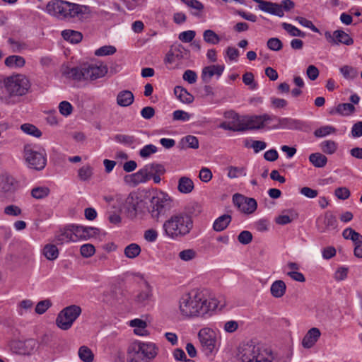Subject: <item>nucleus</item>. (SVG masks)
<instances>
[{
	"label": "nucleus",
	"instance_id": "nucleus-1",
	"mask_svg": "<svg viewBox=\"0 0 362 362\" xmlns=\"http://www.w3.org/2000/svg\"><path fill=\"white\" fill-rule=\"evenodd\" d=\"M206 291L194 289L182 296L179 301L180 313L185 317L204 316L209 311L218 308V302L215 298L208 299Z\"/></svg>",
	"mask_w": 362,
	"mask_h": 362
},
{
	"label": "nucleus",
	"instance_id": "nucleus-2",
	"mask_svg": "<svg viewBox=\"0 0 362 362\" xmlns=\"http://www.w3.org/2000/svg\"><path fill=\"white\" fill-rule=\"evenodd\" d=\"M200 206L193 203L188 206L185 210L172 214L163 224L164 235L174 240H180L188 235L193 228L194 223L191 216V209H198L199 213Z\"/></svg>",
	"mask_w": 362,
	"mask_h": 362
},
{
	"label": "nucleus",
	"instance_id": "nucleus-3",
	"mask_svg": "<svg viewBox=\"0 0 362 362\" xmlns=\"http://www.w3.org/2000/svg\"><path fill=\"white\" fill-rule=\"evenodd\" d=\"M46 11L60 20L80 19L88 12V7L64 0H51L47 4Z\"/></svg>",
	"mask_w": 362,
	"mask_h": 362
},
{
	"label": "nucleus",
	"instance_id": "nucleus-4",
	"mask_svg": "<svg viewBox=\"0 0 362 362\" xmlns=\"http://www.w3.org/2000/svg\"><path fill=\"white\" fill-rule=\"evenodd\" d=\"M238 358L241 362H272L274 356L271 350L264 348L261 344L254 340H250L240 345Z\"/></svg>",
	"mask_w": 362,
	"mask_h": 362
},
{
	"label": "nucleus",
	"instance_id": "nucleus-5",
	"mask_svg": "<svg viewBox=\"0 0 362 362\" xmlns=\"http://www.w3.org/2000/svg\"><path fill=\"white\" fill-rule=\"evenodd\" d=\"M107 68L103 64H85L80 66L66 68L63 74L73 80H96L104 76Z\"/></svg>",
	"mask_w": 362,
	"mask_h": 362
},
{
	"label": "nucleus",
	"instance_id": "nucleus-6",
	"mask_svg": "<svg viewBox=\"0 0 362 362\" xmlns=\"http://www.w3.org/2000/svg\"><path fill=\"white\" fill-rule=\"evenodd\" d=\"M24 157L30 168L42 170L47 164V153L45 149H37L36 146L26 144L24 146Z\"/></svg>",
	"mask_w": 362,
	"mask_h": 362
},
{
	"label": "nucleus",
	"instance_id": "nucleus-7",
	"mask_svg": "<svg viewBox=\"0 0 362 362\" xmlns=\"http://www.w3.org/2000/svg\"><path fill=\"white\" fill-rule=\"evenodd\" d=\"M173 207V200L165 192H156L151 199L149 212L152 218L158 219L160 215L165 214Z\"/></svg>",
	"mask_w": 362,
	"mask_h": 362
},
{
	"label": "nucleus",
	"instance_id": "nucleus-8",
	"mask_svg": "<svg viewBox=\"0 0 362 362\" xmlns=\"http://www.w3.org/2000/svg\"><path fill=\"white\" fill-rule=\"evenodd\" d=\"M6 90L8 95L12 96H22L25 95L30 84L28 79L23 75H16L7 77L4 80Z\"/></svg>",
	"mask_w": 362,
	"mask_h": 362
},
{
	"label": "nucleus",
	"instance_id": "nucleus-9",
	"mask_svg": "<svg viewBox=\"0 0 362 362\" xmlns=\"http://www.w3.org/2000/svg\"><path fill=\"white\" fill-rule=\"evenodd\" d=\"M81 313L82 309L78 305H71L65 307L57 316V326L62 330L69 329Z\"/></svg>",
	"mask_w": 362,
	"mask_h": 362
},
{
	"label": "nucleus",
	"instance_id": "nucleus-10",
	"mask_svg": "<svg viewBox=\"0 0 362 362\" xmlns=\"http://www.w3.org/2000/svg\"><path fill=\"white\" fill-rule=\"evenodd\" d=\"M273 121L276 123L272 126L274 129H288L306 132L309 128V125L305 121L295 119L292 117H279L272 115Z\"/></svg>",
	"mask_w": 362,
	"mask_h": 362
},
{
	"label": "nucleus",
	"instance_id": "nucleus-11",
	"mask_svg": "<svg viewBox=\"0 0 362 362\" xmlns=\"http://www.w3.org/2000/svg\"><path fill=\"white\" fill-rule=\"evenodd\" d=\"M198 338L205 354L206 356L211 354L216 343L215 332L208 327L201 329L198 333Z\"/></svg>",
	"mask_w": 362,
	"mask_h": 362
},
{
	"label": "nucleus",
	"instance_id": "nucleus-12",
	"mask_svg": "<svg viewBox=\"0 0 362 362\" xmlns=\"http://www.w3.org/2000/svg\"><path fill=\"white\" fill-rule=\"evenodd\" d=\"M233 203L240 211L245 214L254 213L257 207V201L254 198L247 197L238 193L233 196Z\"/></svg>",
	"mask_w": 362,
	"mask_h": 362
},
{
	"label": "nucleus",
	"instance_id": "nucleus-13",
	"mask_svg": "<svg viewBox=\"0 0 362 362\" xmlns=\"http://www.w3.org/2000/svg\"><path fill=\"white\" fill-rule=\"evenodd\" d=\"M11 351L20 355H29L35 349L36 341L33 339L13 340L10 342Z\"/></svg>",
	"mask_w": 362,
	"mask_h": 362
},
{
	"label": "nucleus",
	"instance_id": "nucleus-14",
	"mask_svg": "<svg viewBox=\"0 0 362 362\" xmlns=\"http://www.w3.org/2000/svg\"><path fill=\"white\" fill-rule=\"evenodd\" d=\"M326 40L332 46L344 44L351 45L354 43V40L349 35L342 30H337L333 33L326 31L325 33Z\"/></svg>",
	"mask_w": 362,
	"mask_h": 362
},
{
	"label": "nucleus",
	"instance_id": "nucleus-15",
	"mask_svg": "<svg viewBox=\"0 0 362 362\" xmlns=\"http://www.w3.org/2000/svg\"><path fill=\"white\" fill-rule=\"evenodd\" d=\"M134 351H141L146 362H149L158 354V349L155 344L151 342H143L140 341H134Z\"/></svg>",
	"mask_w": 362,
	"mask_h": 362
},
{
	"label": "nucleus",
	"instance_id": "nucleus-16",
	"mask_svg": "<svg viewBox=\"0 0 362 362\" xmlns=\"http://www.w3.org/2000/svg\"><path fill=\"white\" fill-rule=\"evenodd\" d=\"M273 118L272 115L269 114L245 117L246 127L243 128V132L262 129L264 127V124L272 122Z\"/></svg>",
	"mask_w": 362,
	"mask_h": 362
},
{
	"label": "nucleus",
	"instance_id": "nucleus-17",
	"mask_svg": "<svg viewBox=\"0 0 362 362\" xmlns=\"http://www.w3.org/2000/svg\"><path fill=\"white\" fill-rule=\"evenodd\" d=\"M190 51L184 47L182 45H175L171 46L170 50L166 54L164 62L165 64H173L175 60L187 59L189 57Z\"/></svg>",
	"mask_w": 362,
	"mask_h": 362
},
{
	"label": "nucleus",
	"instance_id": "nucleus-18",
	"mask_svg": "<svg viewBox=\"0 0 362 362\" xmlns=\"http://www.w3.org/2000/svg\"><path fill=\"white\" fill-rule=\"evenodd\" d=\"M337 227L336 217L329 211L326 212L324 216H319L316 220V228L320 233H325Z\"/></svg>",
	"mask_w": 362,
	"mask_h": 362
},
{
	"label": "nucleus",
	"instance_id": "nucleus-19",
	"mask_svg": "<svg viewBox=\"0 0 362 362\" xmlns=\"http://www.w3.org/2000/svg\"><path fill=\"white\" fill-rule=\"evenodd\" d=\"M152 174L150 173L148 165H146L143 168L138 170L136 173L126 175L124 181L127 183L132 184L133 186H136L140 183H145L151 179Z\"/></svg>",
	"mask_w": 362,
	"mask_h": 362
},
{
	"label": "nucleus",
	"instance_id": "nucleus-20",
	"mask_svg": "<svg viewBox=\"0 0 362 362\" xmlns=\"http://www.w3.org/2000/svg\"><path fill=\"white\" fill-rule=\"evenodd\" d=\"M254 2L258 4V8L261 11L268 13L272 15L283 17L284 13L283 8L279 4L273 3L264 0H252Z\"/></svg>",
	"mask_w": 362,
	"mask_h": 362
},
{
	"label": "nucleus",
	"instance_id": "nucleus-21",
	"mask_svg": "<svg viewBox=\"0 0 362 362\" xmlns=\"http://www.w3.org/2000/svg\"><path fill=\"white\" fill-rule=\"evenodd\" d=\"M75 238L78 240H88L99 233V229L90 226L71 224Z\"/></svg>",
	"mask_w": 362,
	"mask_h": 362
},
{
	"label": "nucleus",
	"instance_id": "nucleus-22",
	"mask_svg": "<svg viewBox=\"0 0 362 362\" xmlns=\"http://www.w3.org/2000/svg\"><path fill=\"white\" fill-rule=\"evenodd\" d=\"M76 241L77 238H75L71 224L66 226L63 229H61L54 238V242L57 245H63L64 243Z\"/></svg>",
	"mask_w": 362,
	"mask_h": 362
},
{
	"label": "nucleus",
	"instance_id": "nucleus-23",
	"mask_svg": "<svg viewBox=\"0 0 362 362\" xmlns=\"http://www.w3.org/2000/svg\"><path fill=\"white\" fill-rule=\"evenodd\" d=\"M225 69L224 65H210L203 68L202 71V78L205 83H209L214 76L219 78Z\"/></svg>",
	"mask_w": 362,
	"mask_h": 362
},
{
	"label": "nucleus",
	"instance_id": "nucleus-24",
	"mask_svg": "<svg viewBox=\"0 0 362 362\" xmlns=\"http://www.w3.org/2000/svg\"><path fill=\"white\" fill-rule=\"evenodd\" d=\"M320 335L321 333L318 328H311L308 330L303 339V346L305 349H310L313 347L319 339Z\"/></svg>",
	"mask_w": 362,
	"mask_h": 362
},
{
	"label": "nucleus",
	"instance_id": "nucleus-25",
	"mask_svg": "<svg viewBox=\"0 0 362 362\" xmlns=\"http://www.w3.org/2000/svg\"><path fill=\"white\" fill-rule=\"evenodd\" d=\"M14 178L7 174L0 175V194H3L13 189Z\"/></svg>",
	"mask_w": 362,
	"mask_h": 362
},
{
	"label": "nucleus",
	"instance_id": "nucleus-26",
	"mask_svg": "<svg viewBox=\"0 0 362 362\" xmlns=\"http://www.w3.org/2000/svg\"><path fill=\"white\" fill-rule=\"evenodd\" d=\"M134 95L129 90H122L117 96V103L121 107H127L134 102Z\"/></svg>",
	"mask_w": 362,
	"mask_h": 362
},
{
	"label": "nucleus",
	"instance_id": "nucleus-27",
	"mask_svg": "<svg viewBox=\"0 0 362 362\" xmlns=\"http://www.w3.org/2000/svg\"><path fill=\"white\" fill-rule=\"evenodd\" d=\"M194 185L188 177H181L178 180L177 189L182 194H189L193 191Z\"/></svg>",
	"mask_w": 362,
	"mask_h": 362
},
{
	"label": "nucleus",
	"instance_id": "nucleus-28",
	"mask_svg": "<svg viewBox=\"0 0 362 362\" xmlns=\"http://www.w3.org/2000/svg\"><path fill=\"white\" fill-rule=\"evenodd\" d=\"M232 221V217L228 214H223L218 217L214 222L213 229L216 232L225 230Z\"/></svg>",
	"mask_w": 362,
	"mask_h": 362
},
{
	"label": "nucleus",
	"instance_id": "nucleus-29",
	"mask_svg": "<svg viewBox=\"0 0 362 362\" xmlns=\"http://www.w3.org/2000/svg\"><path fill=\"white\" fill-rule=\"evenodd\" d=\"M286 286L284 281L276 280L274 281L270 287V292L273 297L281 298L286 293Z\"/></svg>",
	"mask_w": 362,
	"mask_h": 362
},
{
	"label": "nucleus",
	"instance_id": "nucleus-30",
	"mask_svg": "<svg viewBox=\"0 0 362 362\" xmlns=\"http://www.w3.org/2000/svg\"><path fill=\"white\" fill-rule=\"evenodd\" d=\"M138 202L132 196H129L125 202L124 209L127 216L130 218H134L137 214Z\"/></svg>",
	"mask_w": 362,
	"mask_h": 362
},
{
	"label": "nucleus",
	"instance_id": "nucleus-31",
	"mask_svg": "<svg viewBox=\"0 0 362 362\" xmlns=\"http://www.w3.org/2000/svg\"><path fill=\"white\" fill-rule=\"evenodd\" d=\"M174 93L183 103L190 104L194 100V96L182 86H176L174 89Z\"/></svg>",
	"mask_w": 362,
	"mask_h": 362
},
{
	"label": "nucleus",
	"instance_id": "nucleus-32",
	"mask_svg": "<svg viewBox=\"0 0 362 362\" xmlns=\"http://www.w3.org/2000/svg\"><path fill=\"white\" fill-rule=\"evenodd\" d=\"M152 293L150 286L146 284L145 288L139 292L135 298L137 303L144 306L147 305L151 299Z\"/></svg>",
	"mask_w": 362,
	"mask_h": 362
},
{
	"label": "nucleus",
	"instance_id": "nucleus-33",
	"mask_svg": "<svg viewBox=\"0 0 362 362\" xmlns=\"http://www.w3.org/2000/svg\"><path fill=\"white\" fill-rule=\"evenodd\" d=\"M114 140L116 142L134 148V144L136 143L138 139L132 135L116 134L114 136Z\"/></svg>",
	"mask_w": 362,
	"mask_h": 362
},
{
	"label": "nucleus",
	"instance_id": "nucleus-34",
	"mask_svg": "<svg viewBox=\"0 0 362 362\" xmlns=\"http://www.w3.org/2000/svg\"><path fill=\"white\" fill-rule=\"evenodd\" d=\"M63 38L71 43L76 44L81 41L83 35L80 32L73 30H64L62 32Z\"/></svg>",
	"mask_w": 362,
	"mask_h": 362
},
{
	"label": "nucleus",
	"instance_id": "nucleus-35",
	"mask_svg": "<svg viewBox=\"0 0 362 362\" xmlns=\"http://www.w3.org/2000/svg\"><path fill=\"white\" fill-rule=\"evenodd\" d=\"M4 63L8 67L20 68L25 65V60L21 56L11 55L6 58Z\"/></svg>",
	"mask_w": 362,
	"mask_h": 362
},
{
	"label": "nucleus",
	"instance_id": "nucleus-36",
	"mask_svg": "<svg viewBox=\"0 0 362 362\" xmlns=\"http://www.w3.org/2000/svg\"><path fill=\"white\" fill-rule=\"evenodd\" d=\"M309 160L315 168H323L327 163V158L320 153H313L310 155Z\"/></svg>",
	"mask_w": 362,
	"mask_h": 362
},
{
	"label": "nucleus",
	"instance_id": "nucleus-37",
	"mask_svg": "<svg viewBox=\"0 0 362 362\" xmlns=\"http://www.w3.org/2000/svg\"><path fill=\"white\" fill-rule=\"evenodd\" d=\"M180 145L181 146L182 148H191L197 149L199 148V141L196 136L192 135H188L183 137L180 140Z\"/></svg>",
	"mask_w": 362,
	"mask_h": 362
},
{
	"label": "nucleus",
	"instance_id": "nucleus-38",
	"mask_svg": "<svg viewBox=\"0 0 362 362\" xmlns=\"http://www.w3.org/2000/svg\"><path fill=\"white\" fill-rule=\"evenodd\" d=\"M134 342H132L128 348L127 351V362H146L144 357L142 356L141 351H134Z\"/></svg>",
	"mask_w": 362,
	"mask_h": 362
},
{
	"label": "nucleus",
	"instance_id": "nucleus-39",
	"mask_svg": "<svg viewBox=\"0 0 362 362\" xmlns=\"http://www.w3.org/2000/svg\"><path fill=\"white\" fill-rule=\"evenodd\" d=\"M21 129L26 134L40 138L42 136V132L34 124L25 123L21 126Z\"/></svg>",
	"mask_w": 362,
	"mask_h": 362
},
{
	"label": "nucleus",
	"instance_id": "nucleus-40",
	"mask_svg": "<svg viewBox=\"0 0 362 362\" xmlns=\"http://www.w3.org/2000/svg\"><path fill=\"white\" fill-rule=\"evenodd\" d=\"M141 247L136 243L128 245L124 250V253L127 258L134 259L141 253Z\"/></svg>",
	"mask_w": 362,
	"mask_h": 362
},
{
	"label": "nucleus",
	"instance_id": "nucleus-41",
	"mask_svg": "<svg viewBox=\"0 0 362 362\" xmlns=\"http://www.w3.org/2000/svg\"><path fill=\"white\" fill-rule=\"evenodd\" d=\"M203 39L205 42L210 45H217L221 41V37L214 30L210 29L204 31Z\"/></svg>",
	"mask_w": 362,
	"mask_h": 362
},
{
	"label": "nucleus",
	"instance_id": "nucleus-42",
	"mask_svg": "<svg viewBox=\"0 0 362 362\" xmlns=\"http://www.w3.org/2000/svg\"><path fill=\"white\" fill-rule=\"evenodd\" d=\"M356 108L353 104L351 103H340L335 110V112L342 116H349L354 113Z\"/></svg>",
	"mask_w": 362,
	"mask_h": 362
},
{
	"label": "nucleus",
	"instance_id": "nucleus-43",
	"mask_svg": "<svg viewBox=\"0 0 362 362\" xmlns=\"http://www.w3.org/2000/svg\"><path fill=\"white\" fill-rule=\"evenodd\" d=\"M43 254L49 260H54L59 256V250L55 245L47 244L44 247Z\"/></svg>",
	"mask_w": 362,
	"mask_h": 362
},
{
	"label": "nucleus",
	"instance_id": "nucleus-44",
	"mask_svg": "<svg viewBox=\"0 0 362 362\" xmlns=\"http://www.w3.org/2000/svg\"><path fill=\"white\" fill-rule=\"evenodd\" d=\"M80 359L83 362H92L94 359V354L88 347L82 346L78 352Z\"/></svg>",
	"mask_w": 362,
	"mask_h": 362
},
{
	"label": "nucleus",
	"instance_id": "nucleus-45",
	"mask_svg": "<svg viewBox=\"0 0 362 362\" xmlns=\"http://www.w3.org/2000/svg\"><path fill=\"white\" fill-rule=\"evenodd\" d=\"M281 26L291 36L305 37L306 35L305 33L301 31L292 24L283 23Z\"/></svg>",
	"mask_w": 362,
	"mask_h": 362
},
{
	"label": "nucleus",
	"instance_id": "nucleus-46",
	"mask_svg": "<svg viewBox=\"0 0 362 362\" xmlns=\"http://www.w3.org/2000/svg\"><path fill=\"white\" fill-rule=\"evenodd\" d=\"M339 71L346 79H354L358 76L357 69L348 65L341 66Z\"/></svg>",
	"mask_w": 362,
	"mask_h": 362
},
{
	"label": "nucleus",
	"instance_id": "nucleus-47",
	"mask_svg": "<svg viewBox=\"0 0 362 362\" xmlns=\"http://www.w3.org/2000/svg\"><path fill=\"white\" fill-rule=\"evenodd\" d=\"M50 190L47 187H37L31 190V195L37 199H43L49 195Z\"/></svg>",
	"mask_w": 362,
	"mask_h": 362
},
{
	"label": "nucleus",
	"instance_id": "nucleus-48",
	"mask_svg": "<svg viewBox=\"0 0 362 362\" xmlns=\"http://www.w3.org/2000/svg\"><path fill=\"white\" fill-rule=\"evenodd\" d=\"M342 236L346 240H351L353 243L358 241L362 238V235L356 232L351 228H347L342 232Z\"/></svg>",
	"mask_w": 362,
	"mask_h": 362
},
{
	"label": "nucleus",
	"instance_id": "nucleus-49",
	"mask_svg": "<svg viewBox=\"0 0 362 362\" xmlns=\"http://www.w3.org/2000/svg\"><path fill=\"white\" fill-rule=\"evenodd\" d=\"M246 171L243 167L229 166L228 168V176L230 178H237L240 176H245Z\"/></svg>",
	"mask_w": 362,
	"mask_h": 362
},
{
	"label": "nucleus",
	"instance_id": "nucleus-50",
	"mask_svg": "<svg viewBox=\"0 0 362 362\" xmlns=\"http://www.w3.org/2000/svg\"><path fill=\"white\" fill-rule=\"evenodd\" d=\"M322 151L327 154H332L337 150V144L330 140L325 141L320 144Z\"/></svg>",
	"mask_w": 362,
	"mask_h": 362
},
{
	"label": "nucleus",
	"instance_id": "nucleus-51",
	"mask_svg": "<svg viewBox=\"0 0 362 362\" xmlns=\"http://www.w3.org/2000/svg\"><path fill=\"white\" fill-rule=\"evenodd\" d=\"M52 303L49 299H45L38 302L36 305L35 311L37 314H44L51 306Z\"/></svg>",
	"mask_w": 362,
	"mask_h": 362
},
{
	"label": "nucleus",
	"instance_id": "nucleus-52",
	"mask_svg": "<svg viewBox=\"0 0 362 362\" xmlns=\"http://www.w3.org/2000/svg\"><path fill=\"white\" fill-rule=\"evenodd\" d=\"M243 82L248 86L251 90H256L258 87L257 83L255 81L254 75L251 72H246L243 74Z\"/></svg>",
	"mask_w": 362,
	"mask_h": 362
},
{
	"label": "nucleus",
	"instance_id": "nucleus-53",
	"mask_svg": "<svg viewBox=\"0 0 362 362\" xmlns=\"http://www.w3.org/2000/svg\"><path fill=\"white\" fill-rule=\"evenodd\" d=\"M117 49L115 47L112 45L103 46L95 51V55L96 56H107L112 55L116 52Z\"/></svg>",
	"mask_w": 362,
	"mask_h": 362
},
{
	"label": "nucleus",
	"instance_id": "nucleus-54",
	"mask_svg": "<svg viewBox=\"0 0 362 362\" xmlns=\"http://www.w3.org/2000/svg\"><path fill=\"white\" fill-rule=\"evenodd\" d=\"M197 256V252L193 249L182 250L179 253V257L185 262L194 259Z\"/></svg>",
	"mask_w": 362,
	"mask_h": 362
},
{
	"label": "nucleus",
	"instance_id": "nucleus-55",
	"mask_svg": "<svg viewBox=\"0 0 362 362\" xmlns=\"http://www.w3.org/2000/svg\"><path fill=\"white\" fill-rule=\"evenodd\" d=\"M157 151L158 148L155 145L147 144L140 149L139 156L141 158H146L149 157L151 154L156 153Z\"/></svg>",
	"mask_w": 362,
	"mask_h": 362
},
{
	"label": "nucleus",
	"instance_id": "nucleus-56",
	"mask_svg": "<svg viewBox=\"0 0 362 362\" xmlns=\"http://www.w3.org/2000/svg\"><path fill=\"white\" fill-rule=\"evenodd\" d=\"M336 129L332 126H323L317 129H316L314 132V134L316 137H324L326 136L331 133L335 132Z\"/></svg>",
	"mask_w": 362,
	"mask_h": 362
},
{
	"label": "nucleus",
	"instance_id": "nucleus-57",
	"mask_svg": "<svg viewBox=\"0 0 362 362\" xmlns=\"http://www.w3.org/2000/svg\"><path fill=\"white\" fill-rule=\"evenodd\" d=\"M95 252V247L92 244H89V243L84 244V245H81V247L80 248L81 255L83 257H86V258L90 257L91 256H93L94 255Z\"/></svg>",
	"mask_w": 362,
	"mask_h": 362
},
{
	"label": "nucleus",
	"instance_id": "nucleus-58",
	"mask_svg": "<svg viewBox=\"0 0 362 362\" xmlns=\"http://www.w3.org/2000/svg\"><path fill=\"white\" fill-rule=\"evenodd\" d=\"M191 115L184 110H177L173 113V120L187 122L189 121Z\"/></svg>",
	"mask_w": 362,
	"mask_h": 362
},
{
	"label": "nucleus",
	"instance_id": "nucleus-59",
	"mask_svg": "<svg viewBox=\"0 0 362 362\" xmlns=\"http://www.w3.org/2000/svg\"><path fill=\"white\" fill-rule=\"evenodd\" d=\"M59 112L65 117L70 115L73 111V106L68 101H62L59 105Z\"/></svg>",
	"mask_w": 362,
	"mask_h": 362
},
{
	"label": "nucleus",
	"instance_id": "nucleus-60",
	"mask_svg": "<svg viewBox=\"0 0 362 362\" xmlns=\"http://www.w3.org/2000/svg\"><path fill=\"white\" fill-rule=\"evenodd\" d=\"M93 174V168L90 165L81 168L78 170V177L81 180L86 181L90 178Z\"/></svg>",
	"mask_w": 362,
	"mask_h": 362
},
{
	"label": "nucleus",
	"instance_id": "nucleus-61",
	"mask_svg": "<svg viewBox=\"0 0 362 362\" xmlns=\"http://www.w3.org/2000/svg\"><path fill=\"white\" fill-rule=\"evenodd\" d=\"M267 45L269 49L273 51H279L283 47L282 42L277 37L269 39Z\"/></svg>",
	"mask_w": 362,
	"mask_h": 362
},
{
	"label": "nucleus",
	"instance_id": "nucleus-62",
	"mask_svg": "<svg viewBox=\"0 0 362 362\" xmlns=\"http://www.w3.org/2000/svg\"><path fill=\"white\" fill-rule=\"evenodd\" d=\"M196 35V33L194 30H187L180 33L178 35V39L182 42L187 43L193 40Z\"/></svg>",
	"mask_w": 362,
	"mask_h": 362
},
{
	"label": "nucleus",
	"instance_id": "nucleus-63",
	"mask_svg": "<svg viewBox=\"0 0 362 362\" xmlns=\"http://www.w3.org/2000/svg\"><path fill=\"white\" fill-rule=\"evenodd\" d=\"M33 302L31 300L25 299L22 300L18 305V313L20 315H23L25 313L33 308Z\"/></svg>",
	"mask_w": 362,
	"mask_h": 362
},
{
	"label": "nucleus",
	"instance_id": "nucleus-64",
	"mask_svg": "<svg viewBox=\"0 0 362 362\" xmlns=\"http://www.w3.org/2000/svg\"><path fill=\"white\" fill-rule=\"evenodd\" d=\"M238 240L243 245H247L252 240V234L248 230H243L238 235Z\"/></svg>",
	"mask_w": 362,
	"mask_h": 362
}]
</instances>
